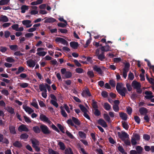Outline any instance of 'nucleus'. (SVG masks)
I'll return each mask as SVG.
<instances>
[{"label": "nucleus", "instance_id": "1", "mask_svg": "<svg viewBox=\"0 0 154 154\" xmlns=\"http://www.w3.org/2000/svg\"><path fill=\"white\" fill-rule=\"evenodd\" d=\"M122 83L118 82L116 87V90L119 94L122 97H125L127 91L125 87L122 88Z\"/></svg>", "mask_w": 154, "mask_h": 154}, {"label": "nucleus", "instance_id": "2", "mask_svg": "<svg viewBox=\"0 0 154 154\" xmlns=\"http://www.w3.org/2000/svg\"><path fill=\"white\" fill-rule=\"evenodd\" d=\"M72 119H69L67 120V124L70 125L72 126H74L75 128H77V126L75 125L73 122L76 125L79 126L81 124L80 121L77 118L74 117H72Z\"/></svg>", "mask_w": 154, "mask_h": 154}, {"label": "nucleus", "instance_id": "3", "mask_svg": "<svg viewBox=\"0 0 154 154\" xmlns=\"http://www.w3.org/2000/svg\"><path fill=\"white\" fill-rule=\"evenodd\" d=\"M40 128L42 132L45 134H50L51 132L48 127L45 125H41L40 126Z\"/></svg>", "mask_w": 154, "mask_h": 154}, {"label": "nucleus", "instance_id": "4", "mask_svg": "<svg viewBox=\"0 0 154 154\" xmlns=\"http://www.w3.org/2000/svg\"><path fill=\"white\" fill-rule=\"evenodd\" d=\"M121 133L119 132H118L119 137L122 140H125V139L128 138L129 135L124 131H121Z\"/></svg>", "mask_w": 154, "mask_h": 154}, {"label": "nucleus", "instance_id": "5", "mask_svg": "<svg viewBox=\"0 0 154 154\" xmlns=\"http://www.w3.org/2000/svg\"><path fill=\"white\" fill-rule=\"evenodd\" d=\"M104 52L102 51L101 53L99 54V50L97 49L96 51V55L98 59L101 61H103L105 58V57L104 54Z\"/></svg>", "mask_w": 154, "mask_h": 154}, {"label": "nucleus", "instance_id": "6", "mask_svg": "<svg viewBox=\"0 0 154 154\" xmlns=\"http://www.w3.org/2000/svg\"><path fill=\"white\" fill-rule=\"evenodd\" d=\"M18 130L20 132H22L24 131L26 132H28L29 131V129L26 127V125L24 124H22L18 128Z\"/></svg>", "mask_w": 154, "mask_h": 154}, {"label": "nucleus", "instance_id": "7", "mask_svg": "<svg viewBox=\"0 0 154 154\" xmlns=\"http://www.w3.org/2000/svg\"><path fill=\"white\" fill-rule=\"evenodd\" d=\"M55 41L57 42H60L62 44L64 45H68V43L67 41L63 39L60 37H57L55 39Z\"/></svg>", "mask_w": 154, "mask_h": 154}, {"label": "nucleus", "instance_id": "8", "mask_svg": "<svg viewBox=\"0 0 154 154\" xmlns=\"http://www.w3.org/2000/svg\"><path fill=\"white\" fill-rule=\"evenodd\" d=\"M131 86L134 89L137 88L141 86L140 83L137 82L136 80H134L132 82Z\"/></svg>", "mask_w": 154, "mask_h": 154}, {"label": "nucleus", "instance_id": "9", "mask_svg": "<svg viewBox=\"0 0 154 154\" xmlns=\"http://www.w3.org/2000/svg\"><path fill=\"white\" fill-rule=\"evenodd\" d=\"M0 142L7 144L9 143L8 140L6 138L4 139V135L1 134H0Z\"/></svg>", "mask_w": 154, "mask_h": 154}, {"label": "nucleus", "instance_id": "10", "mask_svg": "<svg viewBox=\"0 0 154 154\" xmlns=\"http://www.w3.org/2000/svg\"><path fill=\"white\" fill-rule=\"evenodd\" d=\"M82 95L83 97H85L86 96L90 97L91 95L89 89L87 88H85L84 90H83Z\"/></svg>", "mask_w": 154, "mask_h": 154}, {"label": "nucleus", "instance_id": "11", "mask_svg": "<svg viewBox=\"0 0 154 154\" xmlns=\"http://www.w3.org/2000/svg\"><path fill=\"white\" fill-rule=\"evenodd\" d=\"M93 69L94 70L96 71L99 74L101 75L103 73V72L101 69L97 65H94L93 67Z\"/></svg>", "mask_w": 154, "mask_h": 154}, {"label": "nucleus", "instance_id": "12", "mask_svg": "<svg viewBox=\"0 0 154 154\" xmlns=\"http://www.w3.org/2000/svg\"><path fill=\"white\" fill-rule=\"evenodd\" d=\"M31 23V21L29 20H24L22 21V24L25 25L26 28H29L32 26V24H30Z\"/></svg>", "mask_w": 154, "mask_h": 154}, {"label": "nucleus", "instance_id": "13", "mask_svg": "<svg viewBox=\"0 0 154 154\" xmlns=\"http://www.w3.org/2000/svg\"><path fill=\"white\" fill-rule=\"evenodd\" d=\"M28 66L30 67H33L35 65V62L32 59H29L26 61Z\"/></svg>", "mask_w": 154, "mask_h": 154}, {"label": "nucleus", "instance_id": "14", "mask_svg": "<svg viewBox=\"0 0 154 154\" xmlns=\"http://www.w3.org/2000/svg\"><path fill=\"white\" fill-rule=\"evenodd\" d=\"M139 112L141 115H146L148 112V110L146 108L141 107L139 109Z\"/></svg>", "mask_w": 154, "mask_h": 154}, {"label": "nucleus", "instance_id": "15", "mask_svg": "<svg viewBox=\"0 0 154 154\" xmlns=\"http://www.w3.org/2000/svg\"><path fill=\"white\" fill-rule=\"evenodd\" d=\"M98 123L104 128H106L107 127V125L106 122L103 119H99L98 121Z\"/></svg>", "mask_w": 154, "mask_h": 154}, {"label": "nucleus", "instance_id": "16", "mask_svg": "<svg viewBox=\"0 0 154 154\" xmlns=\"http://www.w3.org/2000/svg\"><path fill=\"white\" fill-rule=\"evenodd\" d=\"M9 130L11 134H16V132L15 126L12 125H9Z\"/></svg>", "mask_w": 154, "mask_h": 154}, {"label": "nucleus", "instance_id": "17", "mask_svg": "<svg viewBox=\"0 0 154 154\" xmlns=\"http://www.w3.org/2000/svg\"><path fill=\"white\" fill-rule=\"evenodd\" d=\"M57 21L56 19L52 17H48L45 20V23H53Z\"/></svg>", "mask_w": 154, "mask_h": 154}, {"label": "nucleus", "instance_id": "18", "mask_svg": "<svg viewBox=\"0 0 154 154\" xmlns=\"http://www.w3.org/2000/svg\"><path fill=\"white\" fill-rule=\"evenodd\" d=\"M70 45L72 48L76 49L79 46V44L77 42H71L70 43Z\"/></svg>", "mask_w": 154, "mask_h": 154}, {"label": "nucleus", "instance_id": "19", "mask_svg": "<svg viewBox=\"0 0 154 154\" xmlns=\"http://www.w3.org/2000/svg\"><path fill=\"white\" fill-rule=\"evenodd\" d=\"M23 108L24 109L26 112H28L29 114H31L34 112V110L29 107L23 106Z\"/></svg>", "mask_w": 154, "mask_h": 154}, {"label": "nucleus", "instance_id": "20", "mask_svg": "<svg viewBox=\"0 0 154 154\" xmlns=\"http://www.w3.org/2000/svg\"><path fill=\"white\" fill-rule=\"evenodd\" d=\"M46 87L45 84L44 85L43 83L40 85L39 86V89L40 91L42 92L47 91Z\"/></svg>", "mask_w": 154, "mask_h": 154}, {"label": "nucleus", "instance_id": "21", "mask_svg": "<svg viewBox=\"0 0 154 154\" xmlns=\"http://www.w3.org/2000/svg\"><path fill=\"white\" fill-rule=\"evenodd\" d=\"M40 119L42 121L49 122L50 121L49 120L48 118L45 115H41L40 116Z\"/></svg>", "mask_w": 154, "mask_h": 154}, {"label": "nucleus", "instance_id": "22", "mask_svg": "<svg viewBox=\"0 0 154 154\" xmlns=\"http://www.w3.org/2000/svg\"><path fill=\"white\" fill-rule=\"evenodd\" d=\"M110 47L108 45H106V46H102L100 49H101L102 51L103 52H107L109 51Z\"/></svg>", "mask_w": 154, "mask_h": 154}, {"label": "nucleus", "instance_id": "23", "mask_svg": "<svg viewBox=\"0 0 154 154\" xmlns=\"http://www.w3.org/2000/svg\"><path fill=\"white\" fill-rule=\"evenodd\" d=\"M13 145L15 147L18 148H20L22 146V145L21 142L17 140L13 143Z\"/></svg>", "mask_w": 154, "mask_h": 154}, {"label": "nucleus", "instance_id": "24", "mask_svg": "<svg viewBox=\"0 0 154 154\" xmlns=\"http://www.w3.org/2000/svg\"><path fill=\"white\" fill-rule=\"evenodd\" d=\"M103 117L105 120L108 123H110L111 122L110 118L108 114L104 113L103 115Z\"/></svg>", "mask_w": 154, "mask_h": 154}, {"label": "nucleus", "instance_id": "25", "mask_svg": "<svg viewBox=\"0 0 154 154\" xmlns=\"http://www.w3.org/2000/svg\"><path fill=\"white\" fill-rule=\"evenodd\" d=\"M120 117L122 119L124 120H126L127 119V115L124 112L119 113Z\"/></svg>", "mask_w": 154, "mask_h": 154}, {"label": "nucleus", "instance_id": "26", "mask_svg": "<svg viewBox=\"0 0 154 154\" xmlns=\"http://www.w3.org/2000/svg\"><path fill=\"white\" fill-rule=\"evenodd\" d=\"M64 153L65 154H74L72 149L69 147L65 149Z\"/></svg>", "mask_w": 154, "mask_h": 154}, {"label": "nucleus", "instance_id": "27", "mask_svg": "<svg viewBox=\"0 0 154 154\" xmlns=\"http://www.w3.org/2000/svg\"><path fill=\"white\" fill-rule=\"evenodd\" d=\"M7 110L11 114H14V109L12 107L8 106L7 107Z\"/></svg>", "mask_w": 154, "mask_h": 154}, {"label": "nucleus", "instance_id": "28", "mask_svg": "<svg viewBox=\"0 0 154 154\" xmlns=\"http://www.w3.org/2000/svg\"><path fill=\"white\" fill-rule=\"evenodd\" d=\"M32 130L36 134H38L40 132V129L38 126H34L32 128Z\"/></svg>", "mask_w": 154, "mask_h": 154}, {"label": "nucleus", "instance_id": "29", "mask_svg": "<svg viewBox=\"0 0 154 154\" xmlns=\"http://www.w3.org/2000/svg\"><path fill=\"white\" fill-rule=\"evenodd\" d=\"M103 106L104 109L106 110H110L111 108L110 105L108 103H105Z\"/></svg>", "mask_w": 154, "mask_h": 154}, {"label": "nucleus", "instance_id": "30", "mask_svg": "<svg viewBox=\"0 0 154 154\" xmlns=\"http://www.w3.org/2000/svg\"><path fill=\"white\" fill-rule=\"evenodd\" d=\"M137 152V153L141 154L142 152L143 149L142 147L140 146H137L136 148Z\"/></svg>", "mask_w": 154, "mask_h": 154}, {"label": "nucleus", "instance_id": "31", "mask_svg": "<svg viewBox=\"0 0 154 154\" xmlns=\"http://www.w3.org/2000/svg\"><path fill=\"white\" fill-rule=\"evenodd\" d=\"M29 135L26 133L21 134L20 136V139L23 140L27 139Z\"/></svg>", "mask_w": 154, "mask_h": 154}, {"label": "nucleus", "instance_id": "32", "mask_svg": "<svg viewBox=\"0 0 154 154\" xmlns=\"http://www.w3.org/2000/svg\"><path fill=\"white\" fill-rule=\"evenodd\" d=\"M21 12L22 13H25L26 10L28 9V6L26 5H22L21 8Z\"/></svg>", "mask_w": 154, "mask_h": 154}, {"label": "nucleus", "instance_id": "33", "mask_svg": "<svg viewBox=\"0 0 154 154\" xmlns=\"http://www.w3.org/2000/svg\"><path fill=\"white\" fill-rule=\"evenodd\" d=\"M31 142L32 143V146L33 147L39 145V142L38 140H32Z\"/></svg>", "mask_w": 154, "mask_h": 154}, {"label": "nucleus", "instance_id": "34", "mask_svg": "<svg viewBox=\"0 0 154 154\" xmlns=\"http://www.w3.org/2000/svg\"><path fill=\"white\" fill-rule=\"evenodd\" d=\"M57 100H51L50 101V103L55 106L57 108L58 106V104L57 102Z\"/></svg>", "mask_w": 154, "mask_h": 154}, {"label": "nucleus", "instance_id": "35", "mask_svg": "<svg viewBox=\"0 0 154 154\" xmlns=\"http://www.w3.org/2000/svg\"><path fill=\"white\" fill-rule=\"evenodd\" d=\"M0 21L3 22H7L8 21V17L6 16H2L0 18Z\"/></svg>", "mask_w": 154, "mask_h": 154}, {"label": "nucleus", "instance_id": "36", "mask_svg": "<svg viewBox=\"0 0 154 154\" xmlns=\"http://www.w3.org/2000/svg\"><path fill=\"white\" fill-rule=\"evenodd\" d=\"M119 151L123 154H127V152L125 151L124 149L122 146H119L118 148Z\"/></svg>", "mask_w": 154, "mask_h": 154}, {"label": "nucleus", "instance_id": "37", "mask_svg": "<svg viewBox=\"0 0 154 154\" xmlns=\"http://www.w3.org/2000/svg\"><path fill=\"white\" fill-rule=\"evenodd\" d=\"M58 145L59 146L61 150H63L65 149V146L64 143L63 142H60L58 143Z\"/></svg>", "mask_w": 154, "mask_h": 154}, {"label": "nucleus", "instance_id": "38", "mask_svg": "<svg viewBox=\"0 0 154 154\" xmlns=\"http://www.w3.org/2000/svg\"><path fill=\"white\" fill-rule=\"evenodd\" d=\"M24 70V68L22 66H20L19 67L18 71L16 72V74L17 75L19 74L20 73L23 72Z\"/></svg>", "mask_w": 154, "mask_h": 154}, {"label": "nucleus", "instance_id": "39", "mask_svg": "<svg viewBox=\"0 0 154 154\" xmlns=\"http://www.w3.org/2000/svg\"><path fill=\"white\" fill-rule=\"evenodd\" d=\"M79 107H80L81 111L84 113L85 112H87L88 110L87 109L82 105L80 104L79 105Z\"/></svg>", "mask_w": 154, "mask_h": 154}, {"label": "nucleus", "instance_id": "40", "mask_svg": "<svg viewBox=\"0 0 154 154\" xmlns=\"http://www.w3.org/2000/svg\"><path fill=\"white\" fill-rule=\"evenodd\" d=\"M10 1V0H1L0 1V5H7Z\"/></svg>", "mask_w": 154, "mask_h": 154}, {"label": "nucleus", "instance_id": "41", "mask_svg": "<svg viewBox=\"0 0 154 154\" xmlns=\"http://www.w3.org/2000/svg\"><path fill=\"white\" fill-rule=\"evenodd\" d=\"M122 125L123 127L126 130H128V129L129 126L127 123L125 122H122Z\"/></svg>", "mask_w": 154, "mask_h": 154}, {"label": "nucleus", "instance_id": "42", "mask_svg": "<svg viewBox=\"0 0 154 154\" xmlns=\"http://www.w3.org/2000/svg\"><path fill=\"white\" fill-rule=\"evenodd\" d=\"M48 152L49 154H60L58 152L54 151L52 149H49Z\"/></svg>", "mask_w": 154, "mask_h": 154}, {"label": "nucleus", "instance_id": "43", "mask_svg": "<svg viewBox=\"0 0 154 154\" xmlns=\"http://www.w3.org/2000/svg\"><path fill=\"white\" fill-rule=\"evenodd\" d=\"M9 47L11 50L15 51L17 49L18 46L16 45H10Z\"/></svg>", "mask_w": 154, "mask_h": 154}, {"label": "nucleus", "instance_id": "44", "mask_svg": "<svg viewBox=\"0 0 154 154\" xmlns=\"http://www.w3.org/2000/svg\"><path fill=\"white\" fill-rule=\"evenodd\" d=\"M87 74L89 77L91 79L94 76V72L92 71H88Z\"/></svg>", "mask_w": 154, "mask_h": 154}, {"label": "nucleus", "instance_id": "45", "mask_svg": "<svg viewBox=\"0 0 154 154\" xmlns=\"http://www.w3.org/2000/svg\"><path fill=\"white\" fill-rule=\"evenodd\" d=\"M79 136L82 138H85L86 137V134L84 132L82 131L79 132Z\"/></svg>", "mask_w": 154, "mask_h": 154}, {"label": "nucleus", "instance_id": "46", "mask_svg": "<svg viewBox=\"0 0 154 154\" xmlns=\"http://www.w3.org/2000/svg\"><path fill=\"white\" fill-rule=\"evenodd\" d=\"M92 106L94 108V109H97L98 108V105L97 104V102L94 100H92Z\"/></svg>", "mask_w": 154, "mask_h": 154}, {"label": "nucleus", "instance_id": "47", "mask_svg": "<svg viewBox=\"0 0 154 154\" xmlns=\"http://www.w3.org/2000/svg\"><path fill=\"white\" fill-rule=\"evenodd\" d=\"M33 100L36 101V100L35 99H34ZM31 105L36 109H38V105L36 101L32 102L31 103Z\"/></svg>", "mask_w": 154, "mask_h": 154}, {"label": "nucleus", "instance_id": "48", "mask_svg": "<svg viewBox=\"0 0 154 154\" xmlns=\"http://www.w3.org/2000/svg\"><path fill=\"white\" fill-rule=\"evenodd\" d=\"M65 76L66 78H69L72 77V73L69 71H67L65 74Z\"/></svg>", "mask_w": 154, "mask_h": 154}, {"label": "nucleus", "instance_id": "49", "mask_svg": "<svg viewBox=\"0 0 154 154\" xmlns=\"http://www.w3.org/2000/svg\"><path fill=\"white\" fill-rule=\"evenodd\" d=\"M47 52L45 51H41L39 52H38L36 53V54L38 55L39 56H44L46 54Z\"/></svg>", "mask_w": 154, "mask_h": 154}, {"label": "nucleus", "instance_id": "50", "mask_svg": "<svg viewBox=\"0 0 154 154\" xmlns=\"http://www.w3.org/2000/svg\"><path fill=\"white\" fill-rule=\"evenodd\" d=\"M130 66V65L129 63H126L125 64L124 68H123V70H127V71H128Z\"/></svg>", "mask_w": 154, "mask_h": 154}, {"label": "nucleus", "instance_id": "51", "mask_svg": "<svg viewBox=\"0 0 154 154\" xmlns=\"http://www.w3.org/2000/svg\"><path fill=\"white\" fill-rule=\"evenodd\" d=\"M109 83L112 87H115L116 86V82L113 80H110Z\"/></svg>", "mask_w": 154, "mask_h": 154}, {"label": "nucleus", "instance_id": "52", "mask_svg": "<svg viewBox=\"0 0 154 154\" xmlns=\"http://www.w3.org/2000/svg\"><path fill=\"white\" fill-rule=\"evenodd\" d=\"M113 110L116 112H118L119 110V108L118 105H114L112 107Z\"/></svg>", "mask_w": 154, "mask_h": 154}, {"label": "nucleus", "instance_id": "53", "mask_svg": "<svg viewBox=\"0 0 154 154\" xmlns=\"http://www.w3.org/2000/svg\"><path fill=\"white\" fill-rule=\"evenodd\" d=\"M138 95L135 93L132 94L131 96V98L133 100H135L136 98L137 97Z\"/></svg>", "mask_w": 154, "mask_h": 154}, {"label": "nucleus", "instance_id": "54", "mask_svg": "<svg viewBox=\"0 0 154 154\" xmlns=\"http://www.w3.org/2000/svg\"><path fill=\"white\" fill-rule=\"evenodd\" d=\"M91 40V38H90L89 39H88L86 43V44L84 45V47L85 48H86L88 47V46L89 45L90 43Z\"/></svg>", "mask_w": 154, "mask_h": 154}, {"label": "nucleus", "instance_id": "55", "mask_svg": "<svg viewBox=\"0 0 154 154\" xmlns=\"http://www.w3.org/2000/svg\"><path fill=\"white\" fill-rule=\"evenodd\" d=\"M143 138L145 140L148 141L150 139V136L149 135L145 134H143Z\"/></svg>", "mask_w": 154, "mask_h": 154}, {"label": "nucleus", "instance_id": "56", "mask_svg": "<svg viewBox=\"0 0 154 154\" xmlns=\"http://www.w3.org/2000/svg\"><path fill=\"white\" fill-rule=\"evenodd\" d=\"M19 27V25L17 24H14L11 26V28L14 30L18 31V28Z\"/></svg>", "mask_w": 154, "mask_h": 154}, {"label": "nucleus", "instance_id": "57", "mask_svg": "<svg viewBox=\"0 0 154 154\" xmlns=\"http://www.w3.org/2000/svg\"><path fill=\"white\" fill-rule=\"evenodd\" d=\"M57 126L58 127V128H59L62 133H64L65 132L64 131V128L60 124H57Z\"/></svg>", "mask_w": 154, "mask_h": 154}, {"label": "nucleus", "instance_id": "58", "mask_svg": "<svg viewBox=\"0 0 154 154\" xmlns=\"http://www.w3.org/2000/svg\"><path fill=\"white\" fill-rule=\"evenodd\" d=\"M8 49L6 47H3V46H1L0 47V51L2 53H5L6 51H7Z\"/></svg>", "mask_w": 154, "mask_h": 154}, {"label": "nucleus", "instance_id": "59", "mask_svg": "<svg viewBox=\"0 0 154 154\" xmlns=\"http://www.w3.org/2000/svg\"><path fill=\"white\" fill-rule=\"evenodd\" d=\"M95 112H94V114L97 116H99L101 114V112L100 111L97 109H95Z\"/></svg>", "mask_w": 154, "mask_h": 154}, {"label": "nucleus", "instance_id": "60", "mask_svg": "<svg viewBox=\"0 0 154 154\" xmlns=\"http://www.w3.org/2000/svg\"><path fill=\"white\" fill-rule=\"evenodd\" d=\"M24 118V119L25 120L26 122L27 123H29L31 122V121L30 120V118L25 116H23Z\"/></svg>", "mask_w": 154, "mask_h": 154}, {"label": "nucleus", "instance_id": "61", "mask_svg": "<svg viewBox=\"0 0 154 154\" xmlns=\"http://www.w3.org/2000/svg\"><path fill=\"white\" fill-rule=\"evenodd\" d=\"M75 71L79 73H82L83 72V69L81 68H78L76 69Z\"/></svg>", "mask_w": 154, "mask_h": 154}, {"label": "nucleus", "instance_id": "62", "mask_svg": "<svg viewBox=\"0 0 154 154\" xmlns=\"http://www.w3.org/2000/svg\"><path fill=\"white\" fill-rule=\"evenodd\" d=\"M134 119L135 121L138 124L140 123V119L139 117L137 116H134Z\"/></svg>", "mask_w": 154, "mask_h": 154}, {"label": "nucleus", "instance_id": "63", "mask_svg": "<svg viewBox=\"0 0 154 154\" xmlns=\"http://www.w3.org/2000/svg\"><path fill=\"white\" fill-rule=\"evenodd\" d=\"M134 78L133 74L131 72H130L128 74V79L131 80H132Z\"/></svg>", "mask_w": 154, "mask_h": 154}, {"label": "nucleus", "instance_id": "64", "mask_svg": "<svg viewBox=\"0 0 154 154\" xmlns=\"http://www.w3.org/2000/svg\"><path fill=\"white\" fill-rule=\"evenodd\" d=\"M2 94L5 96H8L9 94V93L8 90L6 89H3L1 91Z\"/></svg>", "mask_w": 154, "mask_h": 154}]
</instances>
